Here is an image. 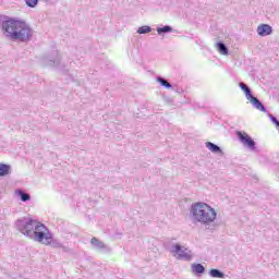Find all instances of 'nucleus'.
Returning <instances> with one entry per match:
<instances>
[{"label":"nucleus","instance_id":"nucleus-5","mask_svg":"<svg viewBox=\"0 0 279 279\" xmlns=\"http://www.w3.org/2000/svg\"><path fill=\"white\" fill-rule=\"evenodd\" d=\"M45 66L60 69L62 63V57L58 50H52L50 53L46 54L43 59Z\"/></svg>","mask_w":279,"mask_h":279},{"label":"nucleus","instance_id":"nucleus-11","mask_svg":"<svg viewBox=\"0 0 279 279\" xmlns=\"http://www.w3.org/2000/svg\"><path fill=\"white\" fill-rule=\"evenodd\" d=\"M248 101L252 104L253 107L256 108V110H259V112H267V108H265V105H263L260 100L255 96L251 97Z\"/></svg>","mask_w":279,"mask_h":279},{"label":"nucleus","instance_id":"nucleus-22","mask_svg":"<svg viewBox=\"0 0 279 279\" xmlns=\"http://www.w3.org/2000/svg\"><path fill=\"white\" fill-rule=\"evenodd\" d=\"M166 104H168L169 106H172L173 105V98H170V97H166L163 98Z\"/></svg>","mask_w":279,"mask_h":279},{"label":"nucleus","instance_id":"nucleus-6","mask_svg":"<svg viewBox=\"0 0 279 279\" xmlns=\"http://www.w3.org/2000/svg\"><path fill=\"white\" fill-rule=\"evenodd\" d=\"M235 136L246 147L250 149V151H258V148L256 147V142L250 134L243 132V131H235Z\"/></svg>","mask_w":279,"mask_h":279},{"label":"nucleus","instance_id":"nucleus-20","mask_svg":"<svg viewBox=\"0 0 279 279\" xmlns=\"http://www.w3.org/2000/svg\"><path fill=\"white\" fill-rule=\"evenodd\" d=\"M40 0H25V4L27 5V8H36V5H38V2ZM45 3H49V1L51 0H43Z\"/></svg>","mask_w":279,"mask_h":279},{"label":"nucleus","instance_id":"nucleus-8","mask_svg":"<svg viewBox=\"0 0 279 279\" xmlns=\"http://www.w3.org/2000/svg\"><path fill=\"white\" fill-rule=\"evenodd\" d=\"M46 245H50L51 247H54L56 250H63V252L69 253L71 252V248L68 246H64L62 242L58 239H53V233L51 234V239L46 242Z\"/></svg>","mask_w":279,"mask_h":279},{"label":"nucleus","instance_id":"nucleus-18","mask_svg":"<svg viewBox=\"0 0 279 279\" xmlns=\"http://www.w3.org/2000/svg\"><path fill=\"white\" fill-rule=\"evenodd\" d=\"M209 276L210 278H221V279L226 278V274L217 268H211L209 270Z\"/></svg>","mask_w":279,"mask_h":279},{"label":"nucleus","instance_id":"nucleus-3","mask_svg":"<svg viewBox=\"0 0 279 279\" xmlns=\"http://www.w3.org/2000/svg\"><path fill=\"white\" fill-rule=\"evenodd\" d=\"M190 215L197 223L210 226L217 219V211L207 203H193L191 205Z\"/></svg>","mask_w":279,"mask_h":279},{"label":"nucleus","instance_id":"nucleus-12","mask_svg":"<svg viewBox=\"0 0 279 279\" xmlns=\"http://www.w3.org/2000/svg\"><path fill=\"white\" fill-rule=\"evenodd\" d=\"M205 147H207V149H209V151H211V154L223 155V150L221 149V147L213 142H206Z\"/></svg>","mask_w":279,"mask_h":279},{"label":"nucleus","instance_id":"nucleus-21","mask_svg":"<svg viewBox=\"0 0 279 279\" xmlns=\"http://www.w3.org/2000/svg\"><path fill=\"white\" fill-rule=\"evenodd\" d=\"M149 33H151V26H149V25L141 26V27H138V29H137V34H141V35H143V34H149Z\"/></svg>","mask_w":279,"mask_h":279},{"label":"nucleus","instance_id":"nucleus-14","mask_svg":"<svg viewBox=\"0 0 279 279\" xmlns=\"http://www.w3.org/2000/svg\"><path fill=\"white\" fill-rule=\"evenodd\" d=\"M216 48L221 56H228L230 53V49H228V46L223 41H218Z\"/></svg>","mask_w":279,"mask_h":279},{"label":"nucleus","instance_id":"nucleus-10","mask_svg":"<svg viewBox=\"0 0 279 279\" xmlns=\"http://www.w3.org/2000/svg\"><path fill=\"white\" fill-rule=\"evenodd\" d=\"M191 271L194 276L202 278L206 274V267L203 264L196 263L191 265Z\"/></svg>","mask_w":279,"mask_h":279},{"label":"nucleus","instance_id":"nucleus-2","mask_svg":"<svg viewBox=\"0 0 279 279\" xmlns=\"http://www.w3.org/2000/svg\"><path fill=\"white\" fill-rule=\"evenodd\" d=\"M15 226L19 232H21L22 234H24V236H27L28 239H34V241H36L37 243H43L44 245H47V243H49L51 239L52 233L49 232L47 226L38 222L33 218L17 219Z\"/></svg>","mask_w":279,"mask_h":279},{"label":"nucleus","instance_id":"nucleus-4","mask_svg":"<svg viewBox=\"0 0 279 279\" xmlns=\"http://www.w3.org/2000/svg\"><path fill=\"white\" fill-rule=\"evenodd\" d=\"M169 252L171 254H177L178 260H193V252L180 243L172 244Z\"/></svg>","mask_w":279,"mask_h":279},{"label":"nucleus","instance_id":"nucleus-9","mask_svg":"<svg viewBox=\"0 0 279 279\" xmlns=\"http://www.w3.org/2000/svg\"><path fill=\"white\" fill-rule=\"evenodd\" d=\"M257 34L262 37L271 36V34H274V28L269 24H260L257 27Z\"/></svg>","mask_w":279,"mask_h":279},{"label":"nucleus","instance_id":"nucleus-7","mask_svg":"<svg viewBox=\"0 0 279 279\" xmlns=\"http://www.w3.org/2000/svg\"><path fill=\"white\" fill-rule=\"evenodd\" d=\"M90 244L93 245L94 250L100 252L101 254H110V252L112 251L110 246H108L106 243L101 242L97 238H93L90 240Z\"/></svg>","mask_w":279,"mask_h":279},{"label":"nucleus","instance_id":"nucleus-1","mask_svg":"<svg viewBox=\"0 0 279 279\" xmlns=\"http://www.w3.org/2000/svg\"><path fill=\"white\" fill-rule=\"evenodd\" d=\"M0 29L9 40H19L20 43L32 40V28L19 19L0 15Z\"/></svg>","mask_w":279,"mask_h":279},{"label":"nucleus","instance_id":"nucleus-23","mask_svg":"<svg viewBox=\"0 0 279 279\" xmlns=\"http://www.w3.org/2000/svg\"><path fill=\"white\" fill-rule=\"evenodd\" d=\"M169 243H171V240H166L165 241V245H169Z\"/></svg>","mask_w":279,"mask_h":279},{"label":"nucleus","instance_id":"nucleus-19","mask_svg":"<svg viewBox=\"0 0 279 279\" xmlns=\"http://www.w3.org/2000/svg\"><path fill=\"white\" fill-rule=\"evenodd\" d=\"M156 82H158V84H160V86H162L163 88H167V89L173 88V85L167 82L162 76H157Z\"/></svg>","mask_w":279,"mask_h":279},{"label":"nucleus","instance_id":"nucleus-13","mask_svg":"<svg viewBox=\"0 0 279 279\" xmlns=\"http://www.w3.org/2000/svg\"><path fill=\"white\" fill-rule=\"evenodd\" d=\"M239 87L241 88V90H243L247 101L251 99V97H254V94H252V88H250L247 84L240 82Z\"/></svg>","mask_w":279,"mask_h":279},{"label":"nucleus","instance_id":"nucleus-15","mask_svg":"<svg viewBox=\"0 0 279 279\" xmlns=\"http://www.w3.org/2000/svg\"><path fill=\"white\" fill-rule=\"evenodd\" d=\"M12 171V167L8 163H0V178H5V175H10Z\"/></svg>","mask_w":279,"mask_h":279},{"label":"nucleus","instance_id":"nucleus-16","mask_svg":"<svg viewBox=\"0 0 279 279\" xmlns=\"http://www.w3.org/2000/svg\"><path fill=\"white\" fill-rule=\"evenodd\" d=\"M15 195L20 197L21 202H29L32 199V195L23 190H16Z\"/></svg>","mask_w":279,"mask_h":279},{"label":"nucleus","instance_id":"nucleus-17","mask_svg":"<svg viewBox=\"0 0 279 279\" xmlns=\"http://www.w3.org/2000/svg\"><path fill=\"white\" fill-rule=\"evenodd\" d=\"M171 32H173V27H171L170 25H165V26H159L157 27V34L158 36H165V34H171Z\"/></svg>","mask_w":279,"mask_h":279}]
</instances>
